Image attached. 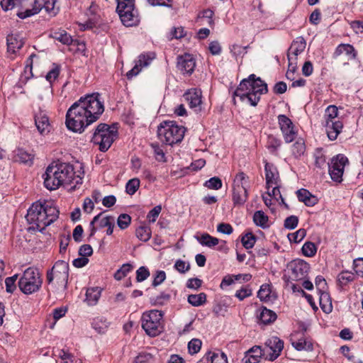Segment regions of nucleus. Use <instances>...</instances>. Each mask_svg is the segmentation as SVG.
Wrapping results in <instances>:
<instances>
[{
	"instance_id": "obj_18",
	"label": "nucleus",
	"mask_w": 363,
	"mask_h": 363,
	"mask_svg": "<svg viewBox=\"0 0 363 363\" xmlns=\"http://www.w3.org/2000/svg\"><path fill=\"white\" fill-rule=\"evenodd\" d=\"M289 267L291 271V278L295 280L303 279L310 269L309 264L302 259L294 260Z\"/></svg>"
},
{
	"instance_id": "obj_64",
	"label": "nucleus",
	"mask_w": 363,
	"mask_h": 363,
	"mask_svg": "<svg viewBox=\"0 0 363 363\" xmlns=\"http://www.w3.org/2000/svg\"><path fill=\"white\" fill-rule=\"evenodd\" d=\"M353 264L354 269L357 274L363 277V257L355 259Z\"/></svg>"
},
{
	"instance_id": "obj_13",
	"label": "nucleus",
	"mask_w": 363,
	"mask_h": 363,
	"mask_svg": "<svg viewBox=\"0 0 363 363\" xmlns=\"http://www.w3.org/2000/svg\"><path fill=\"white\" fill-rule=\"evenodd\" d=\"M1 6L5 11L17 9L16 16L21 19H25L27 17L23 16L28 15L32 4L28 0H1Z\"/></svg>"
},
{
	"instance_id": "obj_27",
	"label": "nucleus",
	"mask_w": 363,
	"mask_h": 363,
	"mask_svg": "<svg viewBox=\"0 0 363 363\" xmlns=\"http://www.w3.org/2000/svg\"><path fill=\"white\" fill-rule=\"evenodd\" d=\"M342 54H345L347 57V60H354L357 56V52L354 47L350 44L339 45L333 53V57L337 58Z\"/></svg>"
},
{
	"instance_id": "obj_11",
	"label": "nucleus",
	"mask_w": 363,
	"mask_h": 363,
	"mask_svg": "<svg viewBox=\"0 0 363 363\" xmlns=\"http://www.w3.org/2000/svg\"><path fill=\"white\" fill-rule=\"evenodd\" d=\"M248 177L243 172L236 174L233 181V201L235 205H242L247 199Z\"/></svg>"
},
{
	"instance_id": "obj_63",
	"label": "nucleus",
	"mask_w": 363,
	"mask_h": 363,
	"mask_svg": "<svg viewBox=\"0 0 363 363\" xmlns=\"http://www.w3.org/2000/svg\"><path fill=\"white\" fill-rule=\"evenodd\" d=\"M152 356L148 353H142L136 357L135 363H152Z\"/></svg>"
},
{
	"instance_id": "obj_56",
	"label": "nucleus",
	"mask_w": 363,
	"mask_h": 363,
	"mask_svg": "<svg viewBox=\"0 0 363 363\" xmlns=\"http://www.w3.org/2000/svg\"><path fill=\"white\" fill-rule=\"evenodd\" d=\"M92 326L99 333H104L108 328V324L101 319H96L92 323Z\"/></svg>"
},
{
	"instance_id": "obj_60",
	"label": "nucleus",
	"mask_w": 363,
	"mask_h": 363,
	"mask_svg": "<svg viewBox=\"0 0 363 363\" xmlns=\"http://www.w3.org/2000/svg\"><path fill=\"white\" fill-rule=\"evenodd\" d=\"M272 187V191H269L271 193V197H272V199H274L277 201H279L280 199L281 202L286 206V208H288V205L284 202V198L281 194L278 184L274 185Z\"/></svg>"
},
{
	"instance_id": "obj_46",
	"label": "nucleus",
	"mask_w": 363,
	"mask_h": 363,
	"mask_svg": "<svg viewBox=\"0 0 363 363\" xmlns=\"http://www.w3.org/2000/svg\"><path fill=\"white\" fill-rule=\"evenodd\" d=\"M301 250L303 255L306 257H312L315 255L317 252V247L313 242H306L303 245Z\"/></svg>"
},
{
	"instance_id": "obj_12",
	"label": "nucleus",
	"mask_w": 363,
	"mask_h": 363,
	"mask_svg": "<svg viewBox=\"0 0 363 363\" xmlns=\"http://www.w3.org/2000/svg\"><path fill=\"white\" fill-rule=\"evenodd\" d=\"M59 0H33L32 6L28 15L24 17H30L38 13L43 9L52 16H56L60 11Z\"/></svg>"
},
{
	"instance_id": "obj_40",
	"label": "nucleus",
	"mask_w": 363,
	"mask_h": 363,
	"mask_svg": "<svg viewBox=\"0 0 363 363\" xmlns=\"http://www.w3.org/2000/svg\"><path fill=\"white\" fill-rule=\"evenodd\" d=\"M137 238L143 241L147 242L151 238V230L148 226H140L136 229Z\"/></svg>"
},
{
	"instance_id": "obj_6",
	"label": "nucleus",
	"mask_w": 363,
	"mask_h": 363,
	"mask_svg": "<svg viewBox=\"0 0 363 363\" xmlns=\"http://www.w3.org/2000/svg\"><path fill=\"white\" fill-rule=\"evenodd\" d=\"M42 284L43 279L38 269L34 267L26 269L18 282L20 290L27 295L38 291Z\"/></svg>"
},
{
	"instance_id": "obj_14",
	"label": "nucleus",
	"mask_w": 363,
	"mask_h": 363,
	"mask_svg": "<svg viewBox=\"0 0 363 363\" xmlns=\"http://www.w3.org/2000/svg\"><path fill=\"white\" fill-rule=\"evenodd\" d=\"M284 348V342L279 337L273 336L267 339L263 348L266 359L274 361L279 355Z\"/></svg>"
},
{
	"instance_id": "obj_35",
	"label": "nucleus",
	"mask_w": 363,
	"mask_h": 363,
	"mask_svg": "<svg viewBox=\"0 0 363 363\" xmlns=\"http://www.w3.org/2000/svg\"><path fill=\"white\" fill-rule=\"evenodd\" d=\"M253 221L257 226L265 229L269 227L268 216L262 211H257L253 215Z\"/></svg>"
},
{
	"instance_id": "obj_10",
	"label": "nucleus",
	"mask_w": 363,
	"mask_h": 363,
	"mask_svg": "<svg viewBox=\"0 0 363 363\" xmlns=\"http://www.w3.org/2000/svg\"><path fill=\"white\" fill-rule=\"evenodd\" d=\"M116 11L122 23L126 27L137 26L140 21L134 0H117Z\"/></svg>"
},
{
	"instance_id": "obj_51",
	"label": "nucleus",
	"mask_w": 363,
	"mask_h": 363,
	"mask_svg": "<svg viewBox=\"0 0 363 363\" xmlns=\"http://www.w3.org/2000/svg\"><path fill=\"white\" fill-rule=\"evenodd\" d=\"M202 342L199 339L194 338L188 343V350L191 354L198 353L201 347Z\"/></svg>"
},
{
	"instance_id": "obj_23",
	"label": "nucleus",
	"mask_w": 363,
	"mask_h": 363,
	"mask_svg": "<svg viewBox=\"0 0 363 363\" xmlns=\"http://www.w3.org/2000/svg\"><path fill=\"white\" fill-rule=\"evenodd\" d=\"M306 43L303 37L296 38L288 50V58L296 60L297 56L303 52L306 48Z\"/></svg>"
},
{
	"instance_id": "obj_4",
	"label": "nucleus",
	"mask_w": 363,
	"mask_h": 363,
	"mask_svg": "<svg viewBox=\"0 0 363 363\" xmlns=\"http://www.w3.org/2000/svg\"><path fill=\"white\" fill-rule=\"evenodd\" d=\"M268 91L267 84L255 74H250L247 79L241 81L234 92L242 101H247L250 105L255 106L257 104L262 94Z\"/></svg>"
},
{
	"instance_id": "obj_9",
	"label": "nucleus",
	"mask_w": 363,
	"mask_h": 363,
	"mask_svg": "<svg viewBox=\"0 0 363 363\" xmlns=\"http://www.w3.org/2000/svg\"><path fill=\"white\" fill-rule=\"evenodd\" d=\"M69 277L68 263L63 260L57 261L52 269L47 272L46 281L48 284H52L55 281L57 288H67Z\"/></svg>"
},
{
	"instance_id": "obj_21",
	"label": "nucleus",
	"mask_w": 363,
	"mask_h": 363,
	"mask_svg": "<svg viewBox=\"0 0 363 363\" xmlns=\"http://www.w3.org/2000/svg\"><path fill=\"white\" fill-rule=\"evenodd\" d=\"M24 43V39L20 34L13 33L8 35L7 51L9 54L11 55L10 57L11 59L14 57V56H11V55H16L22 48Z\"/></svg>"
},
{
	"instance_id": "obj_31",
	"label": "nucleus",
	"mask_w": 363,
	"mask_h": 363,
	"mask_svg": "<svg viewBox=\"0 0 363 363\" xmlns=\"http://www.w3.org/2000/svg\"><path fill=\"white\" fill-rule=\"evenodd\" d=\"M259 320L264 325H267L273 323L277 319V314L265 307L260 309L258 315Z\"/></svg>"
},
{
	"instance_id": "obj_19",
	"label": "nucleus",
	"mask_w": 363,
	"mask_h": 363,
	"mask_svg": "<svg viewBox=\"0 0 363 363\" xmlns=\"http://www.w3.org/2000/svg\"><path fill=\"white\" fill-rule=\"evenodd\" d=\"M201 91L198 89H189L184 94V98L189 103V107L194 109L195 112L201 111Z\"/></svg>"
},
{
	"instance_id": "obj_57",
	"label": "nucleus",
	"mask_w": 363,
	"mask_h": 363,
	"mask_svg": "<svg viewBox=\"0 0 363 363\" xmlns=\"http://www.w3.org/2000/svg\"><path fill=\"white\" fill-rule=\"evenodd\" d=\"M18 279V275L15 274L11 277H8L5 280L6 291L12 293L16 289V281Z\"/></svg>"
},
{
	"instance_id": "obj_50",
	"label": "nucleus",
	"mask_w": 363,
	"mask_h": 363,
	"mask_svg": "<svg viewBox=\"0 0 363 363\" xmlns=\"http://www.w3.org/2000/svg\"><path fill=\"white\" fill-rule=\"evenodd\" d=\"M306 235V231L303 228H301L298 230L296 232L293 233H289L288 235V238L290 242H294L295 243H298L301 242Z\"/></svg>"
},
{
	"instance_id": "obj_15",
	"label": "nucleus",
	"mask_w": 363,
	"mask_h": 363,
	"mask_svg": "<svg viewBox=\"0 0 363 363\" xmlns=\"http://www.w3.org/2000/svg\"><path fill=\"white\" fill-rule=\"evenodd\" d=\"M347 163H348V159L343 155H337L332 159L329 165V173L333 181L337 182L342 181L344 168Z\"/></svg>"
},
{
	"instance_id": "obj_34",
	"label": "nucleus",
	"mask_w": 363,
	"mask_h": 363,
	"mask_svg": "<svg viewBox=\"0 0 363 363\" xmlns=\"http://www.w3.org/2000/svg\"><path fill=\"white\" fill-rule=\"evenodd\" d=\"M319 302L321 309L326 313L332 311L333 306L330 297L325 291L319 292Z\"/></svg>"
},
{
	"instance_id": "obj_42",
	"label": "nucleus",
	"mask_w": 363,
	"mask_h": 363,
	"mask_svg": "<svg viewBox=\"0 0 363 363\" xmlns=\"http://www.w3.org/2000/svg\"><path fill=\"white\" fill-rule=\"evenodd\" d=\"M140 185V182L138 178H133L128 180L125 185L126 193L130 196L133 195L138 190Z\"/></svg>"
},
{
	"instance_id": "obj_38",
	"label": "nucleus",
	"mask_w": 363,
	"mask_h": 363,
	"mask_svg": "<svg viewBox=\"0 0 363 363\" xmlns=\"http://www.w3.org/2000/svg\"><path fill=\"white\" fill-rule=\"evenodd\" d=\"M338 116V108L335 105H330L328 106L325 111V115H324V118H325V123H326V121H330V122H333V121H336V118H337Z\"/></svg>"
},
{
	"instance_id": "obj_36",
	"label": "nucleus",
	"mask_w": 363,
	"mask_h": 363,
	"mask_svg": "<svg viewBox=\"0 0 363 363\" xmlns=\"http://www.w3.org/2000/svg\"><path fill=\"white\" fill-rule=\"evenodd\" d=\"M199 243L203 246L213 247L219 244L220 240L217 238H214L208 233H203L200 237L196 238Z\"/></svg>"
},
{
	"instance_id": "obj_45",
	"label": "nucleus",
	"mask_w": 363,
	"mask_h": 363,
	"mask_svg": "<svg viewBox=\"0 0 363 363\" xmlns=\"http://www.w3.org/2000/svg\"><path fill=\"white\" fill-rule=\"evenodd\" d=\"M354 274L348 271L342 272L337 276V281L339 284L342 286L347 285L348 283L354 280Z\"/></svg>"
},
{
	"instance_id": "obj_54",
	"label": "nucleus",
	"mask_w": 363,
	"mask_h": 363,
	"mask_svg": "<svg viewBox=\"0 0 363 363\" xmlns=\"http://www.w3.org/2000/svg\"><path fill=\"white\" fill-rule=\"evenodd\" d=\"M170 298V295L161 293L159 296L151 299L152 303L155 306H162L166 303Z\"/></svg>"
},
{
	"instance_id": "obj_17",
	"label": "nucleus",
	"mask_w": 363,
	"mask_h": 363,
	"mask_svg": "<svg viewBox=\"0 0 363 363\" xmlns=\"http://www.w3.org/2000/svg\"><path fill=\"white\" fill-rule=\"evenodd\" d=\"M155 58V54L154 52H150L140 54L135 61V66L126 73L127 78L131 79L137 76L142 69L147 67Z\"/></svg>"
},
{
	"instance_id": "obj_8",
	"label": "nucleus",
	"mask_w": 363,
	"mask_h": 363,
	"mask_svg": "<svg viewBox=\"0 0 363 363\" xmlns=\"http://www.w3.org/2000/svg\"><path fill=\"white\" fill-rule=\"evenodd\" d=\"M163 313L158 310H151L143 313L141 318L142 328L147 335L156 337L162 333Z\"/></svg>"
},
{
	"instance_id": "obj_55",
	"label": "nucleus",
	"mask_w": 363,
	"mask_h": 363,
	"mask_svg": "<svg viewBox=\"0 0 363 363\" xmlns=\"http://www.w3.org/2000/svg\"><path fill=\"white\" fill-rule=\"evenodd\" d=\"M208 354H211L210 357L211 363H228L227 356L223 352H221V353L209 352Z\"/></svg>"
},
{
	"instance_id": "obj_39",
	"label": "nucleus",
	"mask_w": 363,
	"mask_h": 363,
	"mask_svg": "<svg viewBox=\"0 0 363 363\" xmlns=\"http://www.w3.org/2000/svg\"><path fill=\"white\" fill-rule=\"evenodd\" d=\"M306 150L305 143L303 139H298L292 145L291 152L295 157H299L303 155Z\"/></svg>"
},
{
	"instance_id": "obj_58",
	"label": "nucleus",
	"mask_w": 363,
	"mask_h": 363,
	"mask_svg": "<svg viewBox=\"0 0 363 363\" xmlns=\"http://www.w3.org/2000/svg\"><path fill=\"white\" fill-rule=\"evenodd\" d=\"M162 211L160 205L155 206L147 215L150 223H155Z\"/></svg>"
},
{
	"instance_id": "obj_37",
	"label": "nucleus",
	"mask_w": 363,
	"mask_h": 363,
	"mask_svg": "<svg viewBox=\"0 0 363 363\" xmlns=\"http://www.w3.org/2000/svg\"><path fill=\"white\" fill-rule=\"evenodd\" d=\"M15 160L22 163L32 164L33 155L23 149H18L15 155Z\"/></svg>"
},
{
	"instance_id": "obj_25",
	"label": "nucleus",
	"mask_w": 363,
	"mask_h": 363,
	"mask_svg": "<svg viewBox=\"0 0 363 363\" xmlns=\"http://www.w3.org/2000/svg\"><path fill=\"white\" fill-rule=\"evenodd\" d=\"M325 127L328 138L330 140H335L341 133L343 124L342 121L339 120L333 122L326 121V123H325Z\"/></svg>"
},
{
	"instance_id": "obj_53",
	"label": "nucleus",
	"mask_w": 363,
	"mask_h": 363,
	"mask_svg": "<svg viewBox=\"0 0 363 363\" xmlns=\"http://www.w3.org/2000/svg\"><path fill=\"white\" fill-rule=\"evenodd\" d=\"M131 218L126 213L121 214L117 220V224L118 227L122 229H126L130 224Z\"/></svg>"
},
{
	"instance_id": "obj_2",
	"label": "nucleus",
	"mask_w": 363,
	"mask_h": 363,
	"mask_svg": "<svg viewBox=\"0 0 363 363\" xmlns=\"http://www.w3.org/2000/svg\"><path fill=\"white\" fill-rule=\"evenodd\" d=\"M43 177L45 187L50 191L62 185H72L71 189H75L82 183V177L76 174L73 166L68 163L48 166Z\"/></svg>"
},
{
	"instance_id": "obj_30",
	"label": "nucleus",
	"mask_w": 363,
	"mask_h": 363,
	"mask_svg": "<svg viewBox=\"0 0 363 363\" xmlns=\"http://www.w3.org/2000/svg\"><path fill=\"white\" fill-rule=\"evenodd\" d=\"M298 200L303 202L307 206H313L318 201V198L309 192L307 189H301L296 191Z\"/></svg>"
},
{
	"instance_id": "obj_62",
	"label": "nucleus",
	"mask_w": 363,
	"mask_h": 363,
	"mask_svg": "<svg viewBox=\"0 0 363 363\" xmlns=\"http://www.w3.org/2000/svg\"><path fill=\"white\" fill-rule=\"evenodd\" d=\"M150 276V272L145 267H140L136 272V279L141 282L147 279Z\"/></svg>"
},
{
	"instance_id": "obj_41",
	"label": "nucleus",
	"mask_w": 363,
	"mask_h": 363,
	"mask_svg": "<svg viewBox=\"0 0 363 363\" xmlns=\"http://www.w3.org/2000/svg\"><path fill=\"white\" fill-rule=\"evenodd\" d=\"M206 301V295L204 293L199 294H191L188 296V302L194 306H199Z\"/></svg>"
},
{
	"instance_id": "obj_59",
	"label": "nucleus",
	"mask_w": 363,
	"mask_h": 363,
	"mask_svg": "<svg viewBox=\"0 0 363 363\" xmlns=\"http://www.w3.org/2000/svg\"><path fill=\"white\" fill-rule=\"evenodd\" d=\"M174 269L179 273L184 274L190 269V264L182 259H177L174 264Z\"/></svg>"
},
{
	"instance_id": "obj_1",
	"label": "nucleus",
	"mask_w": 363,
	"mask_h": 363,
	"mask_svg": "<svg viewBox=\"0 0 363 363\" xmlns=\"http://www.w3.org/2000/svg\"><path fill=\"white\" fill-rule=\"evenodd\" d=\"M104 111V106L99 94L82 96L67 110L66 126L74 133H82L85 128L96 122Z\"/></svg>"
},
{
	"instance_id": "obj_24",
	"label": "nucleus",
	"mask_w": 363,
	"mask_h": 363,
	"mask_svg": "<svg viewBox=\"0 0 363 363\" xmlns=\"http://www.w3.org/2000/svg\"><path fill=\"white\" fill-rule=\"evenodd\" d=\"M113 220L114 218L113 216H104L103 213L98 214L90 223V235H94L96 231V228L94 226L95 223H97L99 228H103L107 227Z\"/></svg>"
},
{
	"instance_id": "obj_5",
	"label": "nucleus",
	"mask_w": 363,
	"mask_h": 363,
	"mask_svg": "<svg viewBox=\"0 0 363 363\" xmlns=\"http://www.w3.org/2000/svg\"><path fill=\"white\" fill-rule=\"evenodd\" d=\"M184 133L185 128L172 121H163L157 128L159 139L169 145L180 143L184 136Z\"/></svg>"
},
{
	"instance_id": "obj_47",
	"label": "nucleus",
	"mask_w": 363,
	"mask_h": 363,
	"mask_svg": "<svg viewBox=\"0 0 363 363\" xmlns=\"http://www.w3.org/2000/svg\"><path fill=\"white\" fill-rule=\"evenodd\" d=\"M270 286L269 284H263L257 292V297L262 301H268L270 300Z\"/></svg>"
},
{
	"instance_id": "obj_16",
	"label": "nucleus",
	"mask_w": 363,
	"mask_h": 363,
	"mask_svg": "<svg viewBox=\"0 0 363 363\" xmlns=\"http://www.w3.org/2000/svg\"><path fill=\"white\" fill-rule=\"evenodd\" d=\"M278 123L284 141L286 143L294 141L296 137L297 132L291 120L286 116L281 114L278 116Z\"/></svg>"
},
{
	"instance_id": "obj_49",
	"label": "nucleus",
	"mask_w": 363,
	"mask_h": 363,
	"mask_svg": "<svg viewBox=\"0 0 363 363\" xmlns=\"http://www.w3.org/2000/svg\"><path fill=\"white\" fill-rule=\"evenodd\" d=\"M222 181L217 177H212L204 183V186L209 189L218 190L222 187Z\"/></svg>"
},
{
	"instance_id": "obj_3",
	"label": "nucleus",
	"mask_w": 363,
	"mask_h": 363,
	"mask_svg": "<svg viewBox=\"0 0 363 363\" xmlns=\"http://www.w3.org/2000/svg\"><path fill=\"white\" fill-rule=\"evenodd\" d=\"M58 216L59 211L52 201H38L28 208L26 218L33 228L42 232L55 221Z\"/></svg>"
},
{
	"instance_id": "obj_52",
	"label": "nucleus",
	"mask_w": 363,
	"mask_h": 363,
	"mask_svg": "<svg viewBox=\"0 0 363 363\" xmlns=\"http://www.w3.org/2000/svg\"><path fill=\"white\" fill-rule=\"evenodd\" d=\"M252 292L251 288L247 285L242 286L240 289L238 290L235 292V296L238 298L240 301H243L245 298L250 297L252 296Z\"/></svg>"
},
{
	"instance_id": "obj_29",
	"label": "nucleus",
	"mask_w": 363,
	"mask_h": 363,
	"mask_svg": "<svg viewBox=\"0 0 363 363\" xmlns=\"http://www.w3.org/2000/svg\"><path fill=\"white\" fill-rule=\"evenodd\" d=\"M35 123L38 131L41 133H46L50 131V123L48 116L40 112L35 116Z\"/></svg>"
},
{
	"instance_id": "obj_48",
	"label": "nucleus",
	"mask_w": 363,
	"mask_h": 363,
	"mask_svg": "<svg viewBox=\"0 0 363 363\" xmlns=\"http://www.w3.org/2000/svg\"><path fill=\"white\" fill-rule=\"evenodd\" d=\"M255 241V236L252 233H246L241 239L242 245L247 250L253 247Z\"/></svg>"
},
{
	"instance_id": "obj_7",
	"label": "nucleus",
	"mask_w": 363,
	"mask_h": 363,
	"mask_svg": "<svg viewBox=\"0 0 363 363\" xmlns=\"http://www.w3.org/2000/svg\"><path fill=\"white\" fill-rule=\"evenodd\" d=\"M117 136V130L114 126H110L106 123H100L97 125L91 141L98 145L102 152L107 151Z\"/></svg>"
},
{
	"instance_id": "obj_22",
	"label": "nucleus",
	"mask_w": 363,
	"mask_h": 363,
	"mask_svg": "<svg viewBox=\"0 0 363 363\" xmlns=\"http://www.w3.org/2000/svg\"><path fill=\"white\" fill-rule=\"evenodd\" d=\"M60 72V68L58 65L54 64L53 67L46 74V79L50 82V84L58 77ZM52 86L50 85L48 87H45L43 90L41 91V93L39 94V98L43 100L44 97L43 94H45V98L50 99L52 95Z\"/></svg>"
},
{
	"instance_id": "obj_32",
	"label": "nucleus",
	"mask_w": 363,
	"mask_h": 363,
	"mask_svg": "<svg viewBox=\"0 0 363 363\" xmlns=\"http://www.w3.org/2000/svg\"><path fill=\"white\" fill-rule=\"evenodd\" d=\"M101 290L99 287L89 288L86 292L85 301L89 306H94L97 303L100 296Z\"/></svg>"
},
{
	"instance_id": "obj_61",
	"label": "nucleus",
	"mask_w": 363,
	"mask_h": 363,
	"mask_svg": "<svg viewBox=\"0 0 363 363\" xmlns=\"http://www.w3.org/2000/svg\"><path fill=\"white\" fill-rule=\"evenodd\" d=\"M298 223V218L296 216H291L287 217L284 220V227L289 230H293L296 228Z\"/></svg>"
},
{
	"instance_id": "obj_43",
	"label": "nucleus",
	"mask_w": 363,
	"mask_h": 363,
	"mask_svg": "<svg viewBox=\"0 0 363 363\" xmlns=\"http://www.w3.org/2000/svg\"><path fill=\"white\" fill-rule=\"evenodd\" d=\"M53 38L65 45H70L72 43V36L65 30L55 32Z\"/></svg>"
},
{
	"instance_id": "obj_28",
	"label": "nucleus",
	"mask_w": 363,
	"mask_h": 363,
	"mask_svg": "<svg viewBox=\"0 0 363 363\" xmlns=\"http://www.w3.org/2000/svg\"><path fill=\"white\" fill-rule=\"evenodd\" d=\"M264 355L266 356V354H264L263 349L259 346L255 345L245 352L244 359L245 363H257L259 362L262 356Z\"/></svg>"
},
{
	"instance_id": "obj_20",
	"label": "nucleus",
	"mask_w": 363,
	"mask_h": 363,
	"mask_svg": "<svg viewBox=\"0 0 363 363\" xmlns=\"http://www.w3.org/2000/svg\"><path fill=\"white\" fill-rule=\"evenodd\" d=\"M196 67V61L190 54H184L177 57V68L183 74H191Z\"/></svg>"
},
{
	"instance_id": "obj_44",
	"label": "nucleus",
	"mask_w": 363,
	"mask_h": 363,
	"mask_svg": "<svg viewBox=\"0 0 363 363\" xmlns=\"http://www.w3.org/2000/svg\"><path fill=\"white\" fill-rule=\"evenodd\" d=\"M281 140L274 135H269L267 138V147L271 152H275L281 146Z\"/></svg>"
},
{
	"instance_id": "obj_26",
	"label": "nucleus",
	"mask_w": 363,
	"mask_h": 363,
	"mask_svg": "<svg viewBox=\"0 0 363 363\" xmlns=\"http://www.w3.org/2000/svg\"><path fill=\"white\" fill-rule=\"evenodd\" d=\"M267 187L269 189L271 186L278 184L279 173L273 164L267 162L264 167Z\"/></svg>"
},
{
	"instance_id": "obj_33",
	"label": "nucleus",
	"mask_w": 363,
	"mask_h": 363,
	"mask_svg": "<svg viewBox=\"0 0 363 363\" xmlns=\"http://www.w3.org/2000/svg\"><path fill=\"white\" fill-rule=\"evenodd\" d=\"M291 344L293 347L298 351L306 350L311 351L313 350V344L312 342L305 337H301L299 339L295 340L294 338H291Z\"/></svg>"
}]
</instances>
